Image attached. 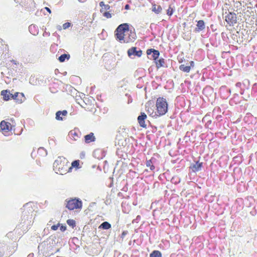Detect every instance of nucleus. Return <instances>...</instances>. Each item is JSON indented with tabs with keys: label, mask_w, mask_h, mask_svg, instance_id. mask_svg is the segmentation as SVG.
I'll list each match as a JSON object with an SVG mask.
<instances>
[{
	"label": "nucleus",
	"mask_w": 257,
	"mask_h": 257,
	"mask_svg": "<svg viewBox=\"0 0 257 257\" xmlns=\"http://www.w3.org/2000/svg\"><path fill=\"white\" fill-rule=\"evenodd\" d=\"M1 95L5 101L13 99L18 103H22L25 99V97L23 93L16 92L14 94L11 93L10 91L7 90H4L1 91Z\"/></svg>",
	"instance_id": "4"
},
{
	"label": "nucleus",
	"mask_w": 257,
	"mask_h": 257,
	"mask_svg": "<svg viewBox=\"0 0 257 257\" xmlns=\"http://www.w3.org/2000/svg\"><path fill=\"white\" fill-rule=\"evenodd\" d=\"M110 179H111V181L110 183V184L108 186V187H112L113 186V178L112 177H110L109 178Z\"/></svg>",
	"instance_id": "55"
},
{
	"label": "nucleus",
	"mask_w": 257,
	"mask_h": 257,
	"mask_svg": "<svg viewBox=\"0 0 257 257\" xmlns=\"http://www.w3.org/2000/svg\"><path fill=\"white\" fill-rule=\"evenodd\" d=\"M179 69L184 72L188 73L191 70V66H186L184 64H181L179 66Z\"/></svg>",
	"instance_id": "31"
},
{
	"label": "nucleus",
	"mask_w": 257,
	"mask_h": 257,
	"mask_svg": "<svg viewBox=\"0 0 257 257\" xmlns=\"http://www.w3.org/2000/svg\"><path fill=\"white\" fill-rule=\"evenodd\" d=\"M68 162L67 160L63 157H59L54 161L53 164L54 170L57 174L63 175L68 172L69 168L68 166Z\"/></svg>",
	"instance_id": "3"
},
{
	"label": "nucleus",
	"mask_w": 257,
	"mask_h": 257,
	"mask_svg": "<svg viewBox=\"0 0 257 257\" xmlns=\"http://www.w3.org/2000/svg\"><path fill=\"white\" fill-rule=\"evenodd\" d=\"M38 154L42 157H45L47 155V152L45 148L40 147L38 150Z\"/></svg>",
	"instance_id": "30"
},
{
	"label": "nucleus",
	"mask_w": 257,
	"mask_h": 257,
	"mask_svg": "<svg viewBox=\"0 0 257 257\" xmlns=\"http://www.w3.org/2000/svg\"><path fill=\"white\" fill-rule=\"evenodd\" d=\"M70 26H71V23H69V22L65 23L63 25V28L64 29H66Z\"/></svg>",
	"instance_id": "48"
},
{
	"label": "nucleus",
	"mask_w": 257,
	"mask_h": 257,
	"mask_svg": "<svg viewBox=\"0 0 257 257\" xmlns=\"http://www.w3.org/2000/svg\"><path fill=\"white\" fill-rule=\"evenodd\" d=\"M195 132L196 131L195 130H192L191 132H187L184 137V140H185L186 143L190 142V137L191 136H193V133Z\"/></svg>",
	"instance_id": "28"
},
{
	"label": "nucleus",
	"mask_w": 257,
	"mask_h": 257,
	"mask_svg": "<svg viewBox=\"0 0 257 257\" xmlns=\"http://www.w3.org/2000/svg\"><path fill=\"white\" fill-rule=\"evenodd\" d=\"M225 20L230 26H233L237 23L236 15L233 12H229L225 16Z\"/></svg>",
	"instance_id": "8"
},
{
	"label": "nucleus",
	"mask_w": 257,
	"mask_h": 257,
	"mask_svg": "<svg viewBox=\"0 0 257 257\" xmlns=\"http://www.w3.org/2000/svg\"><path fill=\"white\" fill-rule=\"evenodd\" d=\"M146 166L149 167L151 171H154L155 169V167L154 165L150 162L149 160H147L146 162Z\"/></svg>",
	"instance_id": "37"
},
{
	"label": "nucleus",
	"mask_w": 257,
	"mask_h": 257,
	"mask_svg": "<svg viewBox=\"0 0 257 257\" xmlns=\"http://www.w3.org/2000/svg\"><path fill=\"white\" fill-rule=\"evenodd\" d=\"M127 53L129 57L134 58L136 57H140L142 55V51L140 48L133 47L127 50Z\"/></svg>",
	"instance_id": "9"
},
{
	"label": "nucleus",
	"mask_w": 257,
	"mask_h": 257,
	"mask_svg": "<svg viewBox=\"0 0 257 257\" xmlns=\"http://www.w3.org/2000/svg\"><path fill=\"white\" fill-rule=\"evenodd\" d=\"M147 118V115L144 112H141L138 117V121L140 125L143 127H146L145 119Z\"/></svg>",
	"instance_id": "16"
},
{
	"label": "nucleus",
	"mask_w": 257,
	"mask_h": 257,
	"mask_svg": "<svg viewBox=\"0 0 257 257\" xmlns=\"http://www.w3.org/2000/svg\"><path fill=\"white\" fill-rule=\"evenodd\" d=\"M110 7L108 5H105L104 7L101 9L100 12L101 13L104 12V11H107L109 10Z\"/></svg>",
	"instance_id": "44"
},
{
	"label": "nucleus",
	"mask_w": 257,
	"mask_h": 257,
	"mask_svg": "<svg viewBox=\"0 0 257 257\" xmlns=\"http://www.w3.org/2000/svg\"><path fill=\"white\" fill-rule=\"evenodd\" d=\"M205 28V23L203 20H199L197 21L196 27L195 29V32H199Z\"/></svg>",
	"instance_id": "18"
},
{
	"label": "nucleus",
	"mask_w": 257,
	"mask_h": 257,
	"mask_svg": "<svg viewBox=\"0 0 257 257\" xmlns=\"http://www.w3.org/2000/svg\"><path fill=\"white\" fill-rule=\"evenodd\" d=\"M93 156L98 159H102L104 157V155L102 150H97L93 152Z\"/></svg>",
	"instance_id": "25"
},
{
	"label": "nucleus",
	"mask_w": 257,
	"mask_h": 257,
	"mask_svg": "<svg viewBox=\"0 0 257 257\" xmlns=\"http://www.w3.org/2000/svg\"><path fill=\"white\" fill-rule=\"evenodd\" d=\"M50 35V34L49 32H47L46 31H45L43 34V36H49Z\"/></svg>",
	"instance_id": "57"
},
{
	"label": "nucleus",
	"mask_w": 257,
	"mask_h": 257,
	"mask_svg": "<svg viewBox=\"0 0 257 257\" xmlns=\"http://www.w3.org/2000/svg\"><path fill=\"white\" fill-rule=\"evenodd\" d=\"M66 88L67 89V90L69 92H70L71 93H73L74 92L76 91L75 88H74L73 87H72L70 85H67Z\"/></svg>",
	"instance_id": "41"
},
{
	"label": "nucleus",
	"mask_w": 257,
	"mask_h": 257,
	"mask_svg": "<svg viewBox=\"0 0 257 257\" xmlns=\"http://www.w3.org/2000/svg\"><path fill=\"white\" fill-rule=\"evenodd\" d=\"M233 2H234V5H233L234 8L236 9V11H237V12L239 11V13H241V11H242V7H243V8H244V5H247L246 3L244 4V0H243L242 1H236V2L234 1Z\"/></svg>",
	"instance_id": "15"
},
{
	"label": "nucleus",
	"mask_w": 257,
	"mask_h": 257,
	"mask_svg": "<svg viewBox=\"0 0 257 257\" xmlns=\"http://www.w3.org/2000/svg\"><path fill=\"white\" fill-rule=\"evenodd\" d=\"M70 56L69 54H64L61 55L58 58L60 62H64L66 60H69Z\"/></svg>",
	"instance_id": "29"
},
{
	"label": "nucleus",
	"mask_w": 257,
	"mask_h": 257,
	"mask_svg": "<svg viewBox=\"0 0 257 257\" xmlns=\"http://www.w3.org/2000/svg\"><path fill=\"white\" fill-rule=\"evenodd\" d=\"M147 112H148V113L150 115H151L152 117L158 116L157 112L156 111L154 112L153 109L148 108V109L147 110Z\"/></svg>",
	"instance_id": "39"
},
{
	"label": "nucleus",
	"mask_w": 257,
	"mask_h": 257,
	"mask_svg": "<svg viewBox=\"0 0 257 257\" xmlns=\"http://www.w3.org/2000/svg\"><path fill=\"white\" fill-rule=\"evenodd\" d=\"M104 5L105 4L103 2H101L99 3V6L100 7H101V8H102Z\"/></svg>",
	"instance_id": "58"
},
{
	"label": "nucleus",
	"mask_w": 257,
	"mask_h": 257,
	"mask_svg": "<svg viewBox=\"0 0 257 257\" xmlns=\"http://www.w3.org/2000/svg\"><path fill=\"white\" fill-rule=\"evenodd\" d=\"M242 86L243 87V84L241 82H239L235 84L234 88H233V90L236 92V93L234 94V99H235L236 97H238V94L237 93H239L240 88Z\"/></svg>",
	"instance_id": "24"
},
{
	"label": "nucleus",
	"mask_w": 257,
	"mask_h": 257,
	"mask_svg": "<svg viewBox=\"0 0 257 257\" xmlns=\"http://www.w3.org/2000/svg\"><path fill=\"white\" fill-rule=\"evenodd\" d=\"M180 181L181 179L177 176L173 177L171 180V183L175 185L179 184Z\"/></svg>",
	"instance_id": "34"
},
{
	"label": "nucleus",
	"mask_w": 257,
	"mask_h": 257,
	"mask_svg": "<svg viewBox=\"0 0 257 257\" xmlns=\"http://www.w3.org/2000/svg\"><path fill=\"white\" fill-rule=\"evenodd\" d=\"M33 203L28 202L25 204L23 207V215L21 224L24 228L26 226V231L32 224L33 214L34 211L32 207Z\"/></svg>",
	"instance_id": "2"
},
{
	"label": "nucleus",
	"mask_w": 257,
	"mask_h": 257,
	"mask_svg": "<svg viewBox=\"0 0 257 257\" xmlns=\"http://www.w3.org/2000/svg\"><path fill=\"white\" fill-rule=\"evenodd\" d=\"M156 112L157 116L163 115L168 111V103L166 99L163 97H159L156 101Z\"/></svg>",
	"instance_id": "6"
},
{
	"label": "nucleus",
	"mask_w": 257,
	"mask_h": 257,
	"mask_svg": "<svg viewBox=\"0 0 257 257\" xmlns=\"http://www.w3.org/2000/svg\"><path fill=\"white\" fill-rule=\"evenodd\" d=\"M150 257H162V255L160 251L155 250L150 253Z\"/></svg>",
	"instance_id": "33"
},
{
	"label": "nucleus",
	"mask_w": 257,
	"mask_h": 257,
	"mask_svg": "<svg viewBox=\"0 0 257 257\" xmlns=\"http://www.w3.org/2000/svg\"><path fill=\"white\" fill-rule=\"evenodd\" d=\"M60 224L58 223L57 225H54L51 226V229L53 230H56L60 226Z\"/></svg>",
	"instance_id": "50"
},
{
	"label": "nucleus",
	"mask_w": 257,
	"mask_h": 257,
	"mask_svg": "<svg viewBox=\"0 0 257 257\" xmlns=\"http://www.w3.org/2000/svg\"><path fill=\"white\" fill-rule=\"evenodd\" d=\"M220 111V108L218 107H215L212 111L213 116H215V119L218 122H220L222 120V116L220 114H216L217 112Z\"/></svg>",
	"instance_id": "19"
},
{
	"label": "nucleus",
	"mask_w": 257,
	"mask_h": 257,
	"mask_svg": "<svg viewBox=\"0 0 257 257\" xmlns=\"http://www.w3.org/2000/svg\"><path fill=\"white\" fill-rule=\"evenodd\" d=\"M132 101H133L132 98H129V99L128 100L127 103H131L132 102Z\"/></svg>",
	"instance_id": "63"
},
{
	"label": "nucleus",
	"mask_w": 257,
	"mask_h": 257,
	"mask_svg": "<svg viewBox=\"0 0 257 257\" xmlns=\"http://www.w3.org/2000/svg\"><path fill=\"white\" fill-rule=\"evenodd\" d=\"M147 54L150 59L156 61V60L159 57L160 52L158 50L151 48L147 50Z\"/></svg>",
	"instance_id": "11"
},
{
	"label": "nucleus",
	"mask_w": 257,
	"mask_h": 257,
	"mask_svg": "<svg viewBox=\"0 0 257 257\" xmlns=\"http://www.w3.org/2000/svg\"><path fill=\"white\" fill-rule=\"evenodd\" d=\"M60 229L63 232L66 230V226L65 225H62L60 226Z\"/></svg>",
	"instance_id": "53"
},
{
	"label": "nucleus",
	"mask_w": 257,
	"mask_h": 257,
	"mask_svg": "<svg viewBox=\"0 0 257 257\" xmlns=\"http://www.w3.org/2000/svg\"><path fill=\"white\" fill-rule=\"evenodd\" d=\"M174 12V9L172 7L171 5H170L168 9L167 10V14L169 16H171Z\"/></svg>",
	"instance_id": "40"
},
{
	"label": "nucleus",
	"mask_w": 257,
	"mask_h": 257,
	"mask_svg": "<svg viewBox=\"0 0 257 257\" xmlns=\"http://www.w3.org/2000/svg\"><path fill=\"white\" fill-rule=\"evenodd\" d=\"M203 167V163L199 161H195V164H192L190 168L193 172H196L200 171Z\"/></svg>",
	"instance_id": "14"
},
{
	"label": "nucleus",
	"mask_w": 257,
	"mask_h": 257,
	"mask_svg": "<svg viewBox=\"0 0 257 257\" xmlns=\"http://www.w3.org/2000/svg\"><path fill=\"white\" fill-rule=\"evenodd\" d=\"M68 114V112L66 110L63 111H58L56 113V119L58 120H63L62 116H65Z\"/></svg>",
	"instance_id": "20"
},
{
	"label": "nucleus",
	"mask_w": 257,
	"mask_h": 257,
	"mask_svg": "<svg viewBox=\"0 0 257 257\" xmlns=\"http://www.w3.org/2000/svg\"><path fill=\"white\" fill-rule=\"evenodd\" d=\"M53 35L54 36H57L58 37H60V36L56 32H55L54 33H53Z\"/></svg>",
	"instance_id": "64"
},
{
	"label": "nucleus",
	"mask_w": 257,
	"mask_h": 257,
	"mask_svg": "<svg viewBox=\"0 0 257 257\" xmlns=\"http://www.w3.org/2000/svg\"><path fill=\"white\" fill-rule=\"evenodd\" d=\"M189 63H190V65H188V66H191V67H193L194 66V61H191Z\"/></svg>",
	"instance_id": "56"
},
{
	"label": "nucleus",
	"mask_w": 257,
	"mask_h": 257,
	"mask_svg": "<svg viewBox=\"0 0 257 257\" xmlns=\"http://www.w3.org/2000/svg\"><path fill=\"white\" fill-rule=\"evenodd\" d=\"M155 63L157 68H159L161 67H165V59L162 58H160L159 60H158L157 59L156 61H155Z\"/></svg>",
	"instance_id": "26"
},
{
	"label": "nucleus",
	"mask_w": 257,
	"mask_h": 257,
	"mask_svg": "<svg viewBox=\"0 0 257 257\" xmlns=\"http://www.w3.org/2000/svg\"><path fill=\"white\" fill-rule=\"evenodd\" d=\"M205 127L207 128H209L211 130H214V127L213 126V125L212 124V121L211 120H208L205 124Z\"/></svg>",
	"instance_id": "36"
},
{
	"label": "nucleus",
	"mask_w": 257,
	"mask_h": 257,
	"mask_svg": "<svg viewBox=\"0 0 257 257\" xmlns=\"http://www.w3.org/2000/svg\"><path fill=\"white\" fill-rule=\"evenodd\" d=\"M141 216L140 215H138L136 218L135 219H134L133 221H132V223H138L140 220H141Z\"/></svg>",
	"instance_id": "47"
},
{
	"label": "nucleus",
	"mask_w": 257,
	"mask_h": 257,
	"mask_svg": "<svg viewBox=\"0 0 257 257\" xmlns=\"http://www.w3.org/2000/svg\"><path fill=\"white\" fill-rule=\"evenodd\" d=\"M84 140L85 143L86 144L94 142L95 140V138L94 136V134L93 133H90L89 134L85 135L84 136Z\"/></svg>",
	"instance_id": "21"
},
{
	"label": "nucleus",
	"mask_w": 257,
	"mask_h": 257,
	"mask_svg": "<svg viewBox=\"0 0 257 257\" xmlns=\"http://www.w3.org/2000/svg\"><path fill=\"white\" fill-rule=\"evenodd\" d=\"M79 160H75L73 162H72L71 165L72 167H75V168H79Z\"/></svg>",
	"instance_id": "43"
},
{
	"label": "nucleus",
	"mask_w": 257,
	"mask_h": 257,
	"mask_svg": "<svg viewBox=\"0 0 257 257\" xmlns=\"http://www.w3.org/2000/svg\"><path fill=\"white\" fill-rule=\"evenodd\" d=\"M221 37L223 40H225V39L227 37L226 34L224 32H222L221 33Z\"/></svg>",
	"instance_id": "52"
},
{
	"label": "nucleus",
	"mask_w": 257,
	"mask_h": 257,
	"mask_svg": "<svg viewBox=\"0 0 257 257\" xmlns=\"http://www.w3.org/2000/svg\"><path fill=\"white\" fill-rule=\"evenodd\" d=\"M29 30L31 34L34 36H37L39 33V29L36 25H31L29 27Z\"/></svg>",
	"instance_id": "22"
},
{
	"label": "nucleus",
	"mask_w": 257,
	"mask_h": 257,
	"mask_svg": "<svg viewBox=\"0 0 257 257\" xmlns=\"http://www.w3.org/2000/svg\"><path fill=\"white\" fill-rule=\"evenodd\" d=\"M4 255V252L0 249V257H3Z\"/></svg>",
	"instance_id": "61"
},
{
	"label": "nucleus",
	"mask_w": 257,
	"mask_h": 257,
	"mask_svg": "<svg viewBox=\"0 0 257 257\" xmlns=\"http://www.w3.org/2000/svg\"><path fill=\"white\" fill-rule=\"evenodd\" d=\"M242 83L243 84V87L240 88L239 93L244 96L242 97L244 99L248 98L249 97V81H247L246 83L243 82Z\"/></svg>",
	"instance_id": "10"
},
{
	"label": "nucleus",
	"mask_w": 257,
	"mask_h": 257,
	"mask_svg": "<svg viewBox=\"0 0 257 257\" xmlns=\"http://www.w3.org/2000/svg\"><path fill=\"white\" fill-rule=\"evenodd\" d=\"M233 162L234 164L239 165L242 162V157L239 155L234 157L233 159Z\"/></svg>",
	"instance_id": "32"
},
{
	"label": "nucleus",
	"mask_w": 257,
	"mask_h": 257,
	"mask_svg": "<svg viewBox=\"0 0 257 257\" xmlns=\"http://www.w3.org/2000/svg\"><path fill=\"white\" fill-rule=\"evenodd\" d=\"M149 160L155 167L158 164V161L155 157H152Z\"/></svg>",
	"instance_id": "42"
},
{
	"label": "nucleus",
	"mask_w": 257,
	"mask_h": 257,
	"mask_svg": "<svg viewBox=\"0 0 257 257\" xmlns=\"http://www.w3.org/2000/svg\"><path fill=\"white\" fill-rule=\"evenodd\" d=\"M115 37L120 43H128L136 39V33L129 29L127 23L119 25L115 31Z\"/></svg>",
	"instance_id": "1"
},
{
	"label": "nucleus",
	"mask_w": 257,
	"mask_h": 257,
	"mask_svg": "<svg viewBox=\"0 0 257 257\" xmlns=\"http://www.w3.org/2000/svg\"><path fill=\"white\" fill-rule=\"evenodd\" d=\"M66 207L70 210L81 209L82 207V202L80 199L75 198L68 201Z\"/></svg>",
	"instance_id": "7"
},
{
	"label": "nucleus",
	"mask_w": 257,
	"mask_h": 257,
	"mask_svg": "<svg viewBox=\"0 0 257 257\" xmlns=\"http://www.w3.org/2000/svg\"><path fill=\"white\" fill-rule=\"evenodd\" d=\"M215 124H216V125L217 127H219L220 126V124H219V122H218L217 121H216V120L213 122V126Z\"/></svg>",
	"instance_id": "54"
},
{
	"label": "nucleus",
	"mask_w": 257,
	"mask_h": 257,
	"mask_svg": "<svg viewBox=\"0 0 257 257\" xmlns=\"http://www.w3.org/2000/svg\"><path fill=\"white\" fill-rule=\"evenodd\" d=\"M127 183H126L125 185L123 186V187L121 189V190L124 192H127L128 190V187H127Z\"/></svg>",
	"instance_id": "51"
},
{
	"label": "nucleus",
	"mask_w": 257,
	"mask_h": 257,
	"mask_svg": "<svg viewBox=\"0 0 257 257\" xmlns=\"http://www.w3.org/2000/svg\"><path fill=\"white\" fill-rule=\"evenodd\" d=\"M210 28L213 31H215L216 29L214 28V26L213 25H210Z\"/></svg>",
	"instance_id": "59"
},
{
	"label": "nucleus",
	"mask_w": 257,
	"mask_h": 257,
	"mask_svg": "<svg viewBox=\"0 0 257 257\" xmlns=\"http://www.w3.org/2000/svg\"><path fill=\"white\" fill-rule=\"evenodd\" d=\"M244 122L246 124H253L256 122V118L250 113H247L243 118Z\"/></svg>",
	"instance_id": "13"
},
{
	"label": "nucleus",
	"mask_w": 257,
	"mask_h": 257,
	"mask_svg": "<svg viewBox=\"0 0 257 257\" xmlns=\"http://www.w3.org/2000/svg\"><path fill=\"white\" fill-rule=\"evenodd\" d=\"M145 77V75H143L141 76H139L136 79L137 87L138 88H142L144 86V78Z\"/></svg>",
	"instance_id": "23"
},
{
	"label": "nucleus",
	"mask_w": 257,
	"mask_h": 257,
	"mask_svg": "<svg viewBox=\"0 0 257 257\" xmlns=\"http://www.w3.org/2000/svg\"><path fill=\"white\" fill-rule=\"evenodd\" d=\"M128 232L127 230L123 231L121 234V236H120L121 238L122 239L124 238V237L125 236V235L128 234Z\"/></svg>",
	"instance_id": "49"
},
{
	"label": "nucleus",
	"mask_w": 257,
	"mask_h": 257,
	"mask_svg": "<svg viewBox=\"0 0 257 257\" xmlns=\"http://www.w3.org/2000/svg\"><path fill=\"white\" fill-rule=\"evenodd\" d=\"M44 9H45V10H46L48 12H49L50 14L51 13V10H50L49 8H48V7H45V8H44Z\"/></svg>",
	"instance_id": "60"
},
{
	"label": "nucleus",
	"mask_w": 257,
	"mask_h": 257,
	"mask_svg": "<svg viewBox=\"0 0 257 257\" xmlns=\"http://www.w3.org/2000/svg\"><path fill=\"white\" fill-rule=\"evenodd\" d=\"M124 9L125 10H128L130 9V6L128 4H126L125 7H124Z\"/></svg>",
	"instance_id": "62"
},
{
	"label": "nucleus",
	"mask_w": 257,
	"mask_h": 257,
	"mask_svg": "<svg viewBox=\"0 0 257 257\" xmlns=\"http://www.w3.org/2000/svg\"><path fill=\"white\" fill-rule=\"evenodd\" d=\"M53 248L54 247L51 244L50 240L47 239L39 245V252L45 257H48L53 254L54 252Z\"/></svg>",
	"instance_id": "5"
},
{
	"label": "nucleus",
	"mask_w": 257,
	"mask_h": 257,
	"mask_svg": "<svg viewBox=\"0 0 257 257\" xmlns=\"http://www.w3.org/2000/svg\"><path fill=\"white\" fill-rule=\"evenodd\" d=\"M207 91H212V88L210 86L206 87L203 90V93L205 94V93Z\"/></svg>",
	"instance_id": "46"
},
{
	"label": "nucleus",
	"mask_w": 257,
	"mask_h": 257,
	"mask_svg": "<svg viewBox=\"0 0 257 257\" xmlns=\"http://www.w3.org/2000/svg\"><path fill=\"white\" fill-rule=\"evenodd\" d=\"M0 127L2 131L8 132L12 129V125L10 122L3 120L0 123Z\"/></svg>",
	"instance_id": "17"
},
{
	"label": "nucleus",
	"mask_w": 257,
	"mask_h": 257,
	"mask_svg": "<svg viewBox=\"0 0 257 257\" xmlns=\"http://www.w3.org/2000/svg\"><path fill=\"white\" fill-rule=\"evenodd\" d=\"M102 14L103 16L107 18H111V15L109 12H104Z\"/></svg>",
	"instance_id": "45"
},
{
	"label": "nucleus",
	"mask_w": 257,
	"mask_h": 257,
	"mask_svg": "<svg viewBox=\"0 0 257 257\" xmlns=\"http://www.w3.org/2000/svg\"><path fill=\"white\" fill-rule=\"evenodd\" d=\"M111 227V224L107 221H104L102 222L98 227L100 229H110Z\"/></svg>",
	"instance_id": "27"
},
{
	"label": "nucleus",
	"mask_w": 257,
	"mask_h": 257,
	"mask_svg": "<svg viewBox=\"0 0 257 257\" xmlns=\"http://www.w3.org/2000/svg\"><path fill=\"white\" fill-rule=\"evenodd\" d=\"M81 132L78 128H74L70 131L68 134V138L72 141H77L81 136Z\"/></svg>",
	"instance_id": "12"
},
{
	"label": "nucleus",
	"mask_w": 257,
	"mask_h": 257,
	"mask_svg": "<svg viewBox=\"0 0 257 257\" xmlns=\"http://www.w3.org/2000/svg\"><path fill=\"white\" fill-rule=\"evenodd\" d=\"M67 223L72 228L75 227L76 226L75 221L73 219H68L67 220Z\"/></svg>",
	"instance_id": "38"
},
{
	"label": "nucleus",
	"mask_w": 257,
	"mask_h": 257,
	"mask_svg": "<svg viewBox=\"0 0 257 257\" xmlns=\"http://www.w3.org/2000/svg\"><path fill=\"white\" fill-rule=\"evenodd\" d=\"M162 8L160 6L154 5L152 11L156 14H159L162 11Z\"/></svg>",
	"instance_id": "35"
}]
</instances>
